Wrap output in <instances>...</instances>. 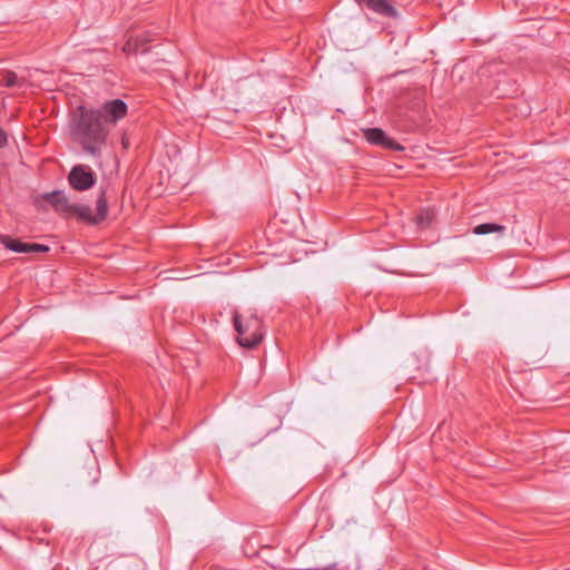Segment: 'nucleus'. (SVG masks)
<instances>
[{
	"label": "nucleus",
	"mask_w": 570,
	"mask_h": 570,
	"mask_svg": "<svg viewBox=\"0 0 570 570\" xmlns=\"http://www.w3.org/2000/svg\"><path fill=\"white\" fill-rule=\"evenodd\" d=\"M233 322L242 347L254 348L263 341V322L254 312H234Z\"/></svg>",
	"instance_id": "nucleus-2"
},
{
	"label": "nucleus",
	"mask_w": 570,
	"mask_h": 570,
	"mask_svg": "<svg viewBox=\"0 0 570 570\" xmlns=\"http://www.w3.org/2000/svg\"><path fill=\"white\" fill-rule=\"evenodd\" d=\"M0 243L11 252L27 254V243H23L19 239H13L9 235H1Z\"/></svg>",
	"instance_id": "nucleus-7"
},
{
	"label": "nucleus",
	"mask_w": 570,
	"mask_h": 570,
	"mask_svg": "<svg viewBox=\"0 0 570 570\" xmlns=\"http://www.w3.org/2000/svg\"><path fill=\"white\" fill-rule=\"evenodd\" d=\"M127 104L121 99H112L99 108L76 107L69 119V131L73 142L82 150L99 158L111 127L127 115Z\"/></svg>",
	"instance_id": "nucleus-1"
},
{
	"label": "nucleus",
	"mask_w": 570,
	"mask_h": 570,
	"mask_svg": "<svg viewBox=\"0 0 570 570\" xmlns=\"http://www.w3.org/2000/svg\"><path fill=\"white\" fill-rule=\"evenodd\" d=\"M96 222L97 224L102 222L106 217H107V214H108V202H107V198H106V194H105V190H100L98 197H97V202H96Z\"/></svg>",
	"instance_id": "nucleus-9"
},
{
	"label": "nucleus",
	"mask_w": 570,
	"mask_h": 570,
	"mask_svg": "<svg viewBox=\"0 0 570 570\" xmlns=\"http://www.w3.org/2000/svg\"><path fill=\"white\" fill-rule=\"evenodd\" d=\"M434 218V213L431 209L422 210L417 216V224L420 227H428Z\"/></svg>",
	"instance_id": "nucleus-12"
},
{
	"label": "nucleus",
	"mask_w": 570,
	"mask_h": 570,
	"mask_svg": "<svg viewBox=\"0 0 570 570\" xmlns=\"http://www.w3.org/2000/svg\"><path fill=\"white\" fill-rule=\"evenodd\" d=\"M0 86L3 87H18L20 86L19 77L13 71H4L0 73Z\"/></svg>",
	"instance_id": "nucleus-11"
},
{
	"label": "nucleus",
	"mask_w": 570,
	"mask_h": 570,
	"mask_svg": "<svg viewBox=\"0 0 570 570\" xmlns=\"http://www.w3.org/2000/svg\"><path fill=\"white\" fill-rule=\"evenodd\" d=\"M45 197L57 212H70L72 204L69 203V199L63 191L56 190L47 194Z\"/></svg>",
	"instance_id": "nucleus-6"
},
{
	"label": "nucleus",
	"mask_w": 570,
	"mask_h": 570,
	"mask_svg": "<svg viewBox=\"0 0 570 570\" xmlns=\"http://www.w3.org/2000/svg\"><path fill=\"white\" fill-rule=\"evenodd\" d=\"M124 51L127 53H137L138 48L136 45L132 43L131 40L127 41V43L124 46Z\"/></svg>",
	"instance_id": "nucleus-14"
},
{
	"label": "nucleus",
	"mask_w": 570,
	"mask_h": 570,
	"mask_svg": "<svg viewBox=\"0 0 570 570\" xmlns=\"http://www.w3.org/2000/svg\"><path fill=\"white\" fill-rule=\"evenodd\" d=\"M363 134L365 139L372 145L395 151L404 150V147L401 144L387 137L381 128H367L363 130Z\"/></svg>",
	"instance_id": "nucleus-4"
},
{
	"label": "nucleus",
	"mask_w": 570,
	"mask_h": 570,
	"mask_svg": "<svg viewBox=\"0 0 570 570\" xmlns=\"http://www.w3.org/2000/svg\"><path fill=\"white\" fill-rule=\"evenodd\" d=\"M69 213L76 214L82 220L89 224H97L95 215H92L91 207L88 205L72 204Z\"/></svg>",
	"instance_id": "nucleus-8"
},
{
	"label": "nucleus",
	"mask_w": 570,
	"mask_h": 570,
	"mask_svg": "<svg viewBox=\"0 0 570 570\" xmlns=\"http://www.w3.org/2000/svg\"><path fill=\"white\" fill-rule=\"evenodd\" d=\"M68 180L75 190L83 191L90 189L96 183V175L86 165H76L71 168Z\"/></svg>",
	"instance_id": "nucleus-3"
},
{
	"label": "nucleus",
	"mask_w": 570,
	"mask_h": 570,
	"mask_svg": "<svg viewBox=\"0 0 570 570\" xmlns=\"http://www.w3.org/2000/svg\"><path fill=\"white\" fill-rule=\"evenodd\" d=\"M505 230V226L495 224V223H483L480 225H476L473 228V234L475 235H487L491 233H500L502 234Z\"/></svg>",
	"instance_id": "nucleus-10"
},
{
	"label": "nucleus",
	"mask_w": 570,
	"mask_h": 570,
	"mask_svg": "<svg viewBox=\"0 0 570 570\" xmlns=\"http://www.w3.org/2000/svg\"><path fill=\"white\" fill-rule=\"evenodd\" d=\"M358 6L365 7L374 13L384 18L395 19L399 12L389 0H354Z\"/></svg>",
	"instance_id": "nucleus-5"
},
{
	"label": "nucleus",
	"mask_w": 570,
	"mask_h": 570,
	"mask_svg": "<svg viewBox=\"0 0 570 570\" xmlns=\"http://www.w3.org/2000/svg\"><path fill=\"white\" fill-rule=\"evenodd\" d=\"M8 138L6 131L0 127V148L7 145Z\"/></svg>",
	"instance_id": "nucleus-15"
},
{
	"label": "nucleus",
	"mask_w": 570,
	"mask_h": 570,
	"mask_svg": "<svg viewBox=\"0 0 570 570\" xmlns=\"http://www.w3.org/2000/svg\"><path fill=\"white\" fill-rule=\"evenodd\" d=\"M49 252V246L37 243H27V254L29 253H47Z\"/></svg>",
	"instance_id": "nucleus-13"
}]
</instances>
